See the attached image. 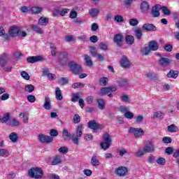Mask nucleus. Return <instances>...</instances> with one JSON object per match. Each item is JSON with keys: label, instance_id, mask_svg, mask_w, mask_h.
<instances>
[{"label": "nucleus", "instance_id": "nucleus-1", "mask_svg": "<svg viewBox=\"0 0 179 179\" xmlns=\"http://www.w3.org/2000/svg\"><path fill=\"white\" fill-rule=\"evenodd\" d=\"M83 129H85V127L83 124H79L77 126L76 128V136L75 137V134H71V133L68 132V130L66 129H64L62 131V138L64 139V141H66L68 139H71L73 143L75 145H79V138L82 137V135H83Z\"/></svg>", "mask_w": 179, "mask_h": 179}, {"label": "nucleus", "instance_id": "nucleus-2", "mask_svg": "<svg viewBox=\"0 0 179 179\" xmlns=\"http://www.w3.org/2000/svg\"><path fill=\"white\" fill-rule=\"evenodd\" d=\"M29 176L31 178L41 179L44 176V171L40 167H33L29 171Z\"/></svg>", "mask_w": 179, "mask_h": 179}, {"label": "nucleus", "instance_id": "nucleus-3", "mask_svg": "<svg viewBox=\"0 0 179 179\" xmlns=\"http://www.w3.org/2000/svg\"><path fill=\"white\" fill-rule=\"evenodd\" d=\"M103 142L101 143L100 146L103 150H107L111 146V142H113L111 136L108 133H106L103 136Z\"/></svg>", "mask_w": 179, "mask_h": 179}, {"label": "nucleus", "instance_id": "nucleus-4", "mask_svg": "<svg viewBox=\"0 0 179 179\" xmlns=\"http://www.w3.org/2000/svg\"><path fill=\"white\" fill-rule=\"evenodd\" d=\"M69 66L71 72L74 73V75H79V73H82L83 72V69H82V66L76 62H70L69 63Z\"/></svg>", "mask_w": 179, "mask_h": 179}, {"label": "nucleus", "instance_id": "nucleus-5", "mask_svg": "<svg viewBox=\"0 0 179 179\" xmlns=\"http://www.w3.org/2000/svg\"><path fill=\"white\" fill-rule=\"evenodd\" d=\"M157 55L159 57L158 62L160 66H163V68H167V66H170V64L172 62L171 59H170L169 57H163L160 53H157Z\"/></svg>", "mask_w": 179, "mask_h": 179}, {"label": "nucleus", "instance_id": "nucleus-6", "mask_svg": "<svg viewBox=\"0 0 179 179\" xmlns=\"http://www.w3.org/2000/svg\"><path fill=\"white\" fill-rule=\"evenodd\" d=\"M129 134H134L135 138H141L145 135V131L142 129L130 127L129 129Z\"/></svg>", "mask_w": 179, "mask_h": 179}, {"label": "nucleus", "instance_id": "nucleus-7", "mask_svg": "<svg viewBox=\"0 0 179 179\" xmlns=\"http://www.w3.org/2000/svg\"><path fill=\"white\" fill-rule=\"evenodd\" d=\"M120 64L122 68H124V69H129V68H131V62L125 55L122 57Z\"/></svg>", "mask_w": 179, "mask_h": 179}, {"label": "nucleus", "instance_id": "nucleus-8", "mask_svg": "<svg viewBox=\"0 0 179 179\" xmlns=\"http://www.w3.org/2000/svg\"><path fill=\"white\" fill-rule=\"evenodd\" d=\"M19 33H20V28L19 27L13 26L8 29L9 37H17Z\"/></svg>", "mask_w": 179, "mask_h": 179}, {"label": "nucleus", "instance_id": "nucleus-9", "mask_svg": "<svg viewBox=\"0 0 179 179\" xmlns=\"http://www.w3.org/2000/svg\"><path fill=\"white\" fill-rule=\"evenodd\" d=\"M88 128L93 129V132H96L97 129H103V125L98 124L96 120H91L88 122Z\"/></svg>", "mask_w": 179, "mask_h": 179}, {"label": "nucleus", "instance_id": "nucleus-10", "mask_svg": "<svg viewBox=\"0 0 179 179\" xmlns=\"http://www.w3.org/2000/svg\"><path fill=\"white\" fill-rule=\"evenodd\" d=\"M38 138L41 143H51L54 141V138L44 134H39Z\"/></svg>", "mask_w": 179, "mask_h": 179}, {"label": "nucleus", "instance_id": "nucleus-11", "mask_svg": "<svg viewBox=\"0 0 179 179\" xmlns=\"http://www.w3.org/2000/svg\"><path fill=\"white\" fill-rule=\"evenodd\" d=\"M160 10H162V6L160 4L154 6L151 9L152 17H159L160 16Z\"/></svg>", "mask_w": 179, "mask_h": 179}, {"label": "nucleus", "instance_id": "nucleus-12", "mask_svg": "<svg viewBox=\"0 0 179 179\" xmlns=\"http://www.w3.org/2000/svg\"><path fill=\"white\" fill-rule=\"evenodd\" d=\"M8 62H9V55L6 53L2 54L0 57V66L5 68Z\"/></svg>", "mask_w": 179, "mask_h": 179}, {"label": "nucleus", "instance_id": "nucleus-13", "mask_svg": "<svg viewBox=\"0 0 179 179\" xmlns=\"http://www.w3.org/2000/svg\"><path fill=\"white\" fill-rule=\"evenodd\" d=\"M116 83L119 87H128L129 81L125 78H119L116 80Z\"/></svg>", "mask_w": 179, "mask_h": 179}, {"label": "nucleus", "instance_id": "nucleus-14", "mask_svg": "<svg viewBox=\"0 0 179 179\" xmlns=\"http://www.w3.org/2000/svg\"><path fill=\"white\" fill-rule=\"evenodd\" d=\"M124 37L121 34H117L113 38V41L117 45V47H122V40Z\"/></svg>", "mask_w": 179, "mask_h": 179}, {"label": "nucleus", "instance_id": "nucleus-15", "mask_svg": "<svg viewBox=\"0 0 179 179\" xmlns=\"http://www.w3.org/2000/svg\"><path fill=\"white\" fill-rule=\"evenodd\" d=\"M143 149L145 151V153H153V152H155V148L153 143L148 142L145 144Z\"/></svg>", "mask_w": 179, "mask_h": 179}, {"label": "nucleus", "instance_id": "nucleus-16", "mask_svg": "<svg viewBox=\"0 0 179 179\" xmlns=\"http://www.w3.org/2000/svg\"><path fill=\"white\" fill-rule=\"evenodd\" d=\"M43 59V57L41 56H31L27 58V62L29 64H34L36 62H38Z\"/></svg>", "mask_w": 179, "mask_h": 179}, {"label": "nucleus", "instance_id": "nucleus-17", "mask_svg": "<svg viewBox=\"0 0 179 179\" xmlns=\"http://www.w3.org/2000/svg\"><path fill=\"white\" fill-rule=\"evenodd\" d=\"M43 107L45 110H48V111L51 110V98H50V96H45Z\"/></svg>", "mask_w": 179, "mask_h": 179}, {"label": "nucleus", "instance_id": "nucleus-18", "mask_svg": "<svg viewBox=\"0 0 179 179\" xmlns=\"http://www.w3.org/2000/svg\"><path fill=\"white\" fill-rule=\"evenodd\" d=\"M68 59V52H62L59 55V61L62 65H66V61Z\"/></svg>", "mask_w": 179, "mask_h": 179}, {"label": "nucleus", "instance_id": "nucleus-19", "mask_svg": "<svg viewBox=\"0 0 179 179\" xmlns=\"http://www.w3.org/2000/svg\"><path fill=\"white\" fill-rule=\"evenodd\" d=\"M140 8L143 13H148L150 9V6H149V3H148V1H143L141 3Z\"/></svg>", "mask_w": 179, "mask_h": 179}, {"label": "nucleus", "instance_id": "nucleus-20", "mask_svg": "<svg viewBox=\"0 0 179 179\" xmlns=\"http://www.w3.org/2000/svg\"><path fill=\"white\" fill-rule=\"evenodd\" d=\"M143 30H145V31H156V27L152 24L146 23L143 25Z\"/></svg>", "mask_w": 179, "mask_h": 179}, {"label": "nucleus", "instance_id": "nucleus-21", "mask_svg": "<svg viewBox=\"0 0 179 179\" xmlns=\"http://www.w3.org/2000/svg\"><path fill=\"white\" fill-rule=\"evenodd\" d=\"M148 47L151 51H157L159 50V43L155 41L149 42Z\"/></svg>", "mask_w": 179, "mask_h": 179}, {"label": "nucleus", "instance_id": "nucleus-22", "mask_svg": "<svg viewBox=\"0 0 179 179\" xmlns=\"http://www.w3.org/2000/svg\"><path fill=\"white\" fill-rule=\"evenodd\" d=\"M127 171H128V170L127 169L126 167L120 166L117 169L116 174L121 177L125 176V174H127Z\"/></svg>", "mask_w": 179, "mask_h": 179}, {"label": "nucleus", "instance_id": "nucleus-23", "mask_svg": "<svg viewBox=\"0 0 179 179\" xmlns=\"http://www.w3.org/2000/svg\"><path fill=\"white\" fill-rule=\"evenodd\" d=\"M99 13H100V10L97 8H91L89 10V14L91 17H96V16H99Z\"/></svg>", "mask_w": 179, "mask_h": 179}, {"label": "nucleus", "instance_id": "nucleus-24", "mask_svg": "<svg viewBox=\"0 0 179 179\" xmlns=\"http://www.w3.org/2000/svg\"><path fill=\"white\" fill-rule=\"evenodd\" d=\"M55 96L57 100H59V101H62V99H64V96H62V92L59 87H57L55 90Z\"/></svg>", "mask_w": 179, "mask_h": 179}, {"label": "nucleus", "instance_id": "nucleus-25", "mask_svg": "<svg viewBox=\"0 0 179 179\" xmlns=\"http://www.w3.org/2000/svg\"><path fill=\"white\" fill-rule=\"evenodd\" d=\"M9 139L11 141V142H13V143H16L19 139V134H16L15 132H12L9 135Z\"/></svg>", "mask_w": 179, "mask_h": 179}, {"label": "nucleus", "instance_id": "nucleus-26", "mask_svg": "<svg viewBox=\"0 0 179 179\" xmlns=\"http://www.w3.org/2000/svg\"><path fill=\"white\" fill-rule=\"evenodd\" d=\"M167 78H172L173 79H177L178 76V71L171 70L166 75Z\"/></svg>", "mask_w": 179, "mask_h": 179}, {"label": "nucleus", "instance_id": "nucleus-27", "mask_svg": "<svg viewBox=\"0 0 179 179\" xmlns=\"http://www.w3.org/2000/svg\"><path fill=\"white\" fill-rule=\"evenodd\" d=\"M85 64L87 66L91 67L93 66V60H92V57L89 56L88 55H85L84 56Z\"/></svg>", "mask_w": 179, "mask_h": 179}, {"label": "nucleus", "instance_id": "nucleus-28", "mask_svg": "<svg viewBox=\"0 0 179 179\" xmlns=\"http://www.w3.org/2000/svg\"><path fill=\"white\" fill-rule=\"evenodd\" d=\"M0 37H3L5 40H9L10 37H9V34H6L3 27H0Z\"/></svg>", "mask_w": 179, "mask_h": 179}, {"label": "nucleus", "instance_id": "nucleus-29", "mask_svg": "<svg viewBox=\"0 0 179 179\" xmlns=\"http://www.w3.org/2000/svg\"><path fill=\"white\" fill-rule=\"evenodd\" d=\"M125 41H126V44L131 45V44H134V41H135V39L134 38V36L127 35L125 36Z\"/></svg>", "mask_w": 179, "mask_h": 179}, {"label": "nucleus", "instance_id": "nucleus-30", "mask_svg": "<svg viewBox=\"0 0 179 179\" xmlns=\"http://www.w3.org/2000/svg\"><path fill=\"white\" fill-rule=\"evenodd\" d=\"M134 34L137 40H141V38H142V36H143V34L142 33V29H141V28H136L134 30Z\"/></svg>", "mask_w": 179, "mask_h": 179}, {"label": "nucleus", "instance_id": "nucleus-31", "mask_svg": "<svg viewBox=\"0 0 179 179\" xmlns=\"http://www.w3.org/2000/svg\"><path fill=\"white\" fill-rule=\"evenodd\" d=\"M10 118V114L9 113H6L2 118H0V122H1V124H6V122L9 121Z\"/></svg>", "mask_w": 179, "mask_h": 179}, {"label": "nucleus", "instance_id": "nucleus-32", "mask_svg": "<svg viewBox=\"0 0 179 179\" xmlns=\"http://www.w3.org/2000/svg\"><path fill=\"white\" fill-rule=\"evenodd\" d=\"M91 164L92 166H99L100 164V162L99 159H97V155H93L92 159H91Z\"/></svg>", "mask_w": 179, "mask_h": 179}, {"label": "nucleus", "instance_id": "nucleus-33", "mask_svg": "<svg viewBox=\"0 0 179 179\" xmlns=\"http://www.w3.org/2000/svg\"><path fill=\"white\" fill-rule=\"evenodd\" d=\"M9 124L10 127H19V125H20V122H19V120H17L16 118L13 117L10 120Z\"/></svg>", "mask_w": 179, "mask_h": 179}, {"label": "nucleus", "instance_id": "nucleus-34", "mask_svg": "<svg viewBox=\"0 0 179 179\" xmlns=\"http://www.w3.org/2000/svg\"><path fill=\"white\" fill-rule=\"evenodd\" d=\"M164 113L162 111H157L154 113V118H158L159 120H163L164 118Z\"/></svg>", "mask_w": 179, "mask_h": 179}, {"label": "nucleus", "instance_id": "nucleus-35", "mask_svg": "<svg viewBox=\"0 0 179 179\" xmlns=\"http://www.w3.org/2000/svg\"><path fill=\"white\" fill-rule=\"evenodd\" d=\"M96 103H98V108L99 110L104 109V107L106 106V102L103 101V99H96Z\"/></svg>", "mask_w": 179, "mask_h": 179}, {"label": "nucleus", "instance_id": "nucleus-36", "mask_svg": "<svg viewBox=\"0 0 179 179\" xmlns=\"http://www.w3.org/2000/svg\"><path fill=\"white\" fill-rule=\"evenodd\" d=\"M24 91L27 93H33V92H34V85L31 84L25 85Z\"/></svg>", "mask_w": 179, "mask_h": 179}, {"label": "nucleus", "instance_id": "nucleus-37", "mask_svg": "<svg viewBox=\"0 0 179 179\" xmlns=\"http://www.w3.org/2000/svg\"><path fill=\"white\" fill-rule=\"evenodd\" d=\"M61 160V156L57 155L56 157H54L53 161L52 162V166H57V164H59L62 163Z\"/></svg>", "mask_w": 179, "mask_h": 179}, {"label": "nucleus", "instance_id": "nucleus-38", "mask_svg": "<svg viewBox=\"0 0 179 179\" xmlns=\"http://www.w3.org/2000/svg\"><path fill=\"white\" fill-rule=\"evenodd\" d=\"M110 93V89L109 87H102L101 89V91L99 92L100 96H106V94H108Z\"/></svg>", "mask_w": 179, "mask_h": 179}, {"label": "nucleus", "instance_id": "nucleus-39", "mask_svg": "<svg viewBox=\"0 0 179 179\" xmlns=\"http://www.w3.org/2000/svg\"><path fill=\"white\" fill-rule=\"evenodd\" d=\"M90 52L91 54V55L94 57H97V48L94 47V46H90Z\"/></svg>", "mask_w": 179, "mask_h": 179}, {"label": "nucleus", "instance_id": "nucleus-40", "mask_svg": "<svg viewBox=\"0 0 179 179\" xmlns=\"http://www.w3.org/2000/svg\"><path fill=\"white\" fill-rule=\"evenodd\" d=\"M0 156L2 157H8V156H9V151L5 148H0Z\"/></svg>", "mask_w": 179, "mask_h": 179}, {"label": "nucleus", "instance_id": "nucleus-41", "mask_svg": "<svg viewBox=\"0 0 179 179\" xmlns=\"http://www.w3.org/2000/svg\"><path fill=\"white\" fill-rule=\"evenodd\" d=\"M48 23V18H45V17H41L39 20H38V24L41 25V26H47Z\"/></svg>", "mask_w": 179, "mask_h": 179}, {"label": "nucleus", "instance_id": "nucleus-42", "mask_svg": "<svg viewBox=\"0 0 179 179\" xmlns=\"http://www.w3.org/2000/svg\"><path fill=\"white\" fill-rule=\"evenodd\" d=\"M114 20L116 23H122V22H124V17L121 15H115Z\"/></svg>", "mask_w": 179, "mask_h": 179}, {"label": "nucleus", "instance_id": "nucleus-43", "mask_svg": "<svg viewBox=\"0 0 179 179\" xmlns=\"http://www.w3.org/2000/svg\"><path fill=\"white\" fill-rule=\"evenodd\" d=\"M32 30L38 33V34H43V30L41 28L38 27L37 25H31V26Z\"/></svg>", "mask_w": 179, "mask_h": 179}, {"label": "nucleus", "instance_id": "nucleus-44", "mask_svg": "<svg viewBox=\"0 0 179 179\" xmlns=\"http://www.w3.org/2000/svg\"><path fill=\"white\" fill-rule=\"evenodd\" d=\"M136 0H124L123 5L125 8H131V5H132V2Z\"/></svg>", "mask_w": 179, "mask_h": 179}, {"label": "nucleus", "instance_id": "nucleus-45", "mask_svg": "<svg viewBox=\"0 0 179 179\" xmlns=\"http://www.w3.org/2000/svg\"><path fill=\"white\" fill-rule=\"evenodd\" d=\"M177 129H178V128L174 124H171L168 127V132H177Z\"/></svg>", "mask_w": 179, "mask_h": 179}, {"label": "nucleus", "instance_id": "nucleus-46", "mask_svg": "<svg viewBox=\"0 0 179 179\" xmlns=\"http://www.w3.org/2000/svg\"><path fill=\"white\" fill-rule=\"evenodd\" d=\"M161 9L164 15H166V16H170V15H171V11H170L167 7L163 6Z\"/></svg>", "mask_w": 179, "mask_h": 179}, {"label": "nucleus", "instance_id": "nucleus-47", "mask_svg": "<svg viewBox=\"0 0 179 179\" xmlns=\"http://www.w3.org/2000/svg\"><path fill=\"white\" fill-rule=\"evenodd\" d=\"M42 10L43 9L40 7H33L31 10L34 15H38V13H41Z\"/></svg>", "mask_w": 179, "mask_h": 179}, {"label": "nucleus", "instance_id": "nucleus-48", "mask_svg": "<svg viewBox=\"0 0 179 179\" xmlns=\"http://www.w3.org/2000/svg\"><path fill=\"white\" fill-rule=\"evenodd\" d=\"M73 122L74 124H79L80 122V116L78 114H75L73 117Z\"/></svg>", "mask_w": 179, "mask_h": 179}, {"label": "nucleus", "instance_id": "nucleus-49", "mask_svg": "<svg viewBox=\"0 0 179 179\" xmlns=\"http://www.w3.org/2000/svg\"><path fill=\"white\" fill-rule=\"evenodd\" d=\"M150 51H152L150 50V48L149 47H145L142 50L141 52L143 54V55H149V54H150Z\"/></svg>", "mask_w": 179, "mask_h": 179}, {"label": "nucleus", "instance_id": "nucleus-50", "mask_svg": "<svg viewBox=\"0 0 179 179\" xmlns=\"http://www.w3.org/2000/svg\"><path fill=\"white\" fill-rule=\"evenodd\" d=\"M124 116L127 120H132V118H134V113L129 110L124 115Z\"/></svg>", "mask_w": 179, "mask_h": 179}, {"label": "nucleus", "instance_id": "nucleus-51", "mask_svg": "<svg viewBox=\"0 0 179 179\" xmlns=\"http://www.w3.org/2000/svg\"><path fill=\"white\" fill-rule=\"evenodd\" d=\"M21 76H22V78H23V79H24L25 80H30V76H29V73H27V72H26V71H22V72H21Z\"/></svg>", "mask_w": 179, "mask_h": 179}, {"label": "nucleus", "instance_id": "nucleus-52", "mask_svg": "<svg viewBox=\"0 0 179 179\" xmlns=\"http://www.w3.org/2000/svg\"><path fill=\"white\" fill-rule=\"evenodd\" d=\"M99 85L101 86H106L107 85V78L102 77L99 80Z\"/></svg>", "mask_w": 179, "mask_h": 179}, {"label": "nucleus", "instance_id": "nucleus-53", "mask_svg": "<svg viewBox=\"0 0 179 179\" xmlns=\"http://www.w3.org/2000/svg\"><path fill=\"white\" fill-rule=\"evenodd\" d=\"M121 101H124V103H130L131 99H129V96H128V95L127 94H123L121 96Z\"/></svg>", "mask_w": 179, "mask_h": 179}, {"label": "nucleus", "instance_id": "nucleus-54", "mask_svg": "<svg viewBox=\"0 0 179 179\" xmlns=\"http://www.w3.org/2000/svg\"><path fill=\"white\" fill-rule=\"evenodd\" d=\"M145 153H146V152L145 151L144 148L143 150L139 149L138 150V152H136V155L137 157H142V156H143L145 155Z\"/></svg>", "mask_w": 179, "mask_h": 179}, {"label": "nucleus", "instance_id": "nucleus-55", "mask_svg": "<svg viewBox=\"0 0 179 179\" xmlns=\"http://www.w3.org/2000/svg\"><path fill=\"white\" fill-rule=\"evenodd\" d=\"M73 89H78L79 87H85V84L82 83H76L72 85Z\"/></svg>", "mask_w": 179, "mask_h": 179}, {"label": "nucleus", "instance_id": "nucleus-56", "mask_svg": "<svg viewBox=\"0 0 179 179\" xmlns=\"http://www.w3.org/2000/svg\"><path fill=\"white\" fill-rule=\"evenodd\" d=\"M156 162L157 163V164L164 166V164H166V159L163 157H159L158 159H157Z\"/></svg>", "mask_w": 179, "mask_h": 179}, {"label": "nucleus", "instance_id": "nucleus-57", "mask_svg": "<svg viewBox=\"0 0 179 179\" xmlns=\"http://www.w3.org/2000/svg\"><path fill=\"white\" fill-rule=\"evenodd\" d=\"M58 150L59 153H62V155H66V153H68V147H61Z\"/></svg>", "mask_w": 179, "mask_h": 179}, {"label": "nucleus", "instance_id": "nucleus-58", "mask_svg": "<svg viewBox=\"0 0 179 179\" xmlns=\"http://www.w3.org/2000/svg\"><path fill=\"white\" fill-rule=\"evenodd\" d=\"M99 48L102 51H107L108 47L107 46V44L101 42V43H99Z\"/></svg>", "mask_w": 179, "mask_h": 179}, {"label": "nucleus", "instance_id": "nucleus-59", "mask_svg": "<svg viewBox=\"0 0 179 179\" xmlns=\"http://www.w3.org/2000/svg\"><path fill=\"white\" fill-rule=\"evenodd\" d=\"M50 50L52 52V55L55 56L57 55V48L54 44H50Z\"/></svg>", "mask_w": 179, "mask_h": 179}, {"label": "nucleus", "instance_id": "nucleus-60", "mask_svg": "<svg viewBox=\"0 0 179 179\" xmlns=\"http://www.w3.org/2000/svg\"><path fill=\"white\" fill-rule=\"evenodd\" d=\"M27 99L29 103H34L36 101V96L34 95H28Z\"/></svg>", "mask_w": 179, "mask_h": 179}, {"label": "nucleus", "instance_id": "nucleus-61", "mask_svg": "<svg viewBox=\"0 0 179 179\" xmlns=\"http://www.w3.org/2000/svg\"><path fill=\"white\" fill-rule=\"evenodd\" d=\"M129 23L130 26H136L139 22L138 20L133 18L129 20Z\"/></svg>", "mask_w": 179, "mask_h": 179}, {"label": "nucleus", "instance_id": "nucleus-62", "mask_svg": "<svg viewBox=\"0 0 179 179\" xmlns=\"http://www.w3.org/2000/svg\"><path fill=\"white\" fill-rule=\"evenodd\" d=\"M78 100H79V94H73L72 95L71 101L73 103H76V101H78Z\"/></svg>", "mask_w": 179, "mask_h": 179}, {"label": "nucleus", "instance_id": "nucleus-63", "mask_svg": "<svg viewBox=\"0 0 179 179\" xmlns=\"http://www.w3.org/2000/svg\"><path fill=\"white\" fill-rule=\"evenodd\" d=\"M20 57H22V52H14V58H15V59H16V61H19V59H20Z\"/></svg>", "mask_w": 179, "mask_h": 179}, {"label": "nucleus", "instance_id": "nucleus-64", "mask_svg": "<svg viewBox=\"0 0 179 179\" xmlns=\"http://www.w3.org/2000/svg\"><path fill=\"white\" fill-rule=\"evenodd\" d=\"M59 83H61V85H66L68 83V80L66 78H61L59 80Z\"/></svg>", "mask_w": 179, "mask_h": 179}]
</instances>
